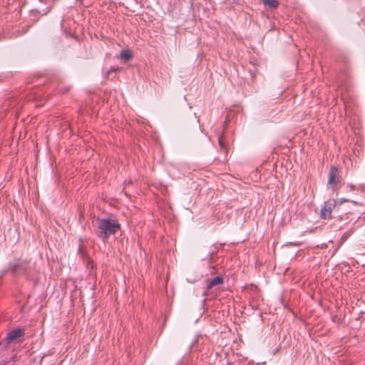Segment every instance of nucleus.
<instances>
[{
    "label": "nucleus",
    "instance_id": "f257e3e1",
    "mask_svg": "<svg viewBox=\"0 0 365 365\" xmlns=\"http://www.w3.org/2000/svg\"><path fill=\"white\" fill-rule=\"evenodd\" d=\"M96 222V235L104 242L120 229V225L113 219L98 217Z\"/></svg>",
    "mask_w": 365,
    "mask_h": 365
},
{
    "label": "nucleus",
    "instance_id": "f03ea898",
    "mask_svg": "<svg viewBox=\"0 0 365 365\" xmlns=\"http://www.w3.org/2000/svg\"><path fill=\"white\" fill-rule=\"evenodd\" d=\"M11 269L15 274H21L30 277L33 276L35 267L30 261L24 260L14 264Z\"/></svg>",
    "mask_w": 365,
    "mask_h": 365
},
{
    "label": "nucleus",
    "instance_id": "7ed1b4c3",
    "mask_svg": "<svg viewBox=\"0 0 365 365\" xmlns=\"http://www.w3.org/2000/svg\"><path fill=\"white\" fill-rule=\"evenodd\" d=\"M341 185V178L339 175V170L335 166H331L329 172L328 185L331 186L334 191H336Z\"/></svg>",
    "mask_w": 365,
    "mask_h": 365
},
{
    "label": "nucleus",
    "instance_id": "20e7f679",
    "mask_svg": "<svg viewBox=\"0 0 365 365\" xmlns=\"http://www.w3.org/2000/svg\"><path fill=\"white\" fill-rule=\"evenodd\" d=\"M337 204L334 200L325 202L321 208L320 217L324 220L331 219L332 208Z\"/></svg>",
    "mask_w": 365,
    "mask_h": 365
},
{
    "label": "nucleus",
    "instance_id": "39448f33",
    "mask_svg": "<svg viewBox=\"0 0 365 365\" xmlns=\"http://www.w3.org/2000/svg\"><path fill=\"white\" fill-rule=\"evenodd\" d=\"M24 334L25 330L24 329H13L6 334V337L5 339L6 343L9 344L11 343L18 342L24 337Z\"/></svg>",
    "mask_w": 365,
    "mask_h": 365
},
{
    "label": "nucleus",
    "instance_id": "423d86ee",
    "mask_svg": "<svg viewBox=\"0 0 365 365\" xmlns=\"http://www.w3.org/2000/svg\"><path fill=\"white\" fill-rule=\"evenodd\" d=\"M223 283V278L222 277H215L213 279L207 280V287L208 289H212L216 285Z\"/></svg>",
    "mask_w": 365,
    "mask_h": 365
},
{
    "label": "nucleus",
    "instance_id": "0eeeda50",
    "mask_svg": "<svg viewBox=\"0 0 365 365\" xmlns=\"http://www.w3.org/2000/svg\"><path fill=\"white\" fill-rule=\"evenodd\" d=\"M132 57L133 54L130 51H123L120 53V58L123 60L124 62L130 61Z\"/></svg>",
    "mask_w": 365,
    "mask_h": 365
},
{
    "label": "nucleus",
    "instance_id": "6e6552de",
    "mask_svg": "<svg viewBox=\"0 0 365 365\" xmlns=\"http://www.w3.org/2000/svg\"><path fill=\"white\" fill-rule=\"evenodd\" d=\"M354 233V230L351 229L346 232L344 233V235L341 236L340 240H339V246H341L342 244H344L347 239Z\"/></svg>",
    "mask_w": 365,
    "mask_h": 365
},
{
    "label": "nucleus",
    "instance_id": "1a4fd4ad",
    "mask_svg": "<svg viewBox=\"0 0 365 365\" xmlns=\"http://www.w3.org/2000/svg\"><path fill=\"white\" fill-rule=\"evenodd\" d=\"M263 4L272 9H276L278 6V2L276 0H262Z\"/></svg>",
    "mask_w": 365,
    "mask_h": 365
},
{
    "label": "nucleus",
    "instance_id": "9d476101",
    "mask_svg": "<svg viewBox=\"0 0 365 365\" xmlns=\"http://www.w3.org/2000/svg\"><path fill=\"white\" fill-rule=\"evenodd\" d=\"M218 141H219V145H220L221 149L226 150L227 148H226V145H225V144L224 143L223 136L222 135H221V136H220L218 138Z\"/></svg>",
    "mask_w": 365,
    "mask_h": 365
},
{
    "label": "nucleus",
    "instance_id": "9b49d317",
    "mask_svg": "<svg viewBox=\"0 0 365 365\" xmlns=\"http://www.w3.org/2000/svg\"><path fill=\"white\" fill-rule=\"evenodd\" d=\"M347 186L349 187L351 190H356L357 189L355 185L351 184H349Z\"/></svg>",
    "mask_w": 365,
    "mask_h": 365
},
{
    "label": "nucleus",
    "instance_id": "f8f14e48",
    "mask_svg": "<svg viewBox=\"0 0 365 365\" xmlns=\"http://www.w3.org/2000/svg\"><path fill=\"white\" fill-rule=\"evenodd\" d=\"M344 202H349V200L346 199V198H341L339 200V204L341 205V204L344 203Z\"/></svg>",
    "mask_w": 365,
    "mask_h": 365
}]
</instances>
